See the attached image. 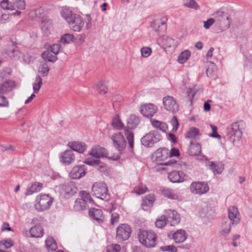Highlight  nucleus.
I'll use <instances>...</instances> for the list:
<instances>
[{"label": "nucleus", "mask_w": 252, "mask_h": 252, "mask_svg": "<svg viewBox=\"0 0 252 252\" xmlns=\"http://www.w3.org/2000/svg\"><path fill=\"white\" fill-rule=\"evenodd\" d=\"M139 242L147 248H153L156 246L158 237L152 230H140L138 233Z\"/></svg>", "instance_id": "obj_1"}, {"label": "nucleus", "mask_w": 252, "mask_h": 252, "mask_svg": "<svg viewBox=\"0 0 252 252\" xmlns=\"http://www.w3.org/2000/svg\"><path fill=\"white\" fill-rule=\"evenodd\" d=\"M94 195L105 201L110 199V195L108 193V189L106 185L103 182H98L94 183L92 188Z\"/></svg>", "instance_id": "obj_2"}, {"label": "nucleus", "mask_w": 252, "mask_h": 252, "mask_svg": "<svg viewBox=\"0 0 252 252\" xmlns=\"http://www.w3.org/2000/svg\"><path fill=\"white\" fill-rule=\"evenodd\" d=\"M157 162L160 165L175 167L177 164V161L170 159L164 162V160L169 157V150L166 148L158 149L155 153Z\"/></svg>", "instance_id": "obj_3"}, {"label": "nucleus", "mask_w": 252, "mask_h": 252, "mask_svg": "<svg viewBox=\"0 0 252 252\" xmlns=\"http://www.w3.org/2000/svg\"><path fill=\"white\" fill-rule=\"evenodd\" d=\"M53 201V198L48 194H40L36 198L35 208L38 211H44L49 208Z\"/></svg>", "instance_id": "obj_4"}, {"label": "nucleus", "mask_w": 252, "mask_h": 252, "mask_svg": "<svg viewBox=\"0 0 252 252\" xmlns=\"http://www.w3.org/2000/svg\"><path fill=\"white\" fill-rule=\"evenodd\" d=\"M161 136L158 132L153 130L144 136L141 139L143 145L147 147H152L161 139Z\"/></svg>", "instance_id": "obj_5"}, {"label": "nucleus", "mask_w": 252, "mask_h": 252, "mask_svg": "<svg viewBox=\"0 0 252 252\" xmlns=\"http://www.w3.org/2000/svg\"><path fill=\"white\" fill-rule=\"evenodd\" d=\"M227 132L229 138L234 144L239 141L242 138V131L240 128V126L238 122L233 123L227 128Z\"/></svg>", "instance_id": "obj_6"}, {"label": "nucleus", "mask_w": 252, "mask_h": 252, "mask_svg": "<svg viewBox=\"0 0 252 252\" xmlns=\"http://www.w3.org/2000/svg\"><path fill=\"white\" fill-rule=\"evenodd\" d=\"M131 228L127 224H121L116 230V239L119 241H124L127 240L130 235Z\"/></svg>", "instance_id": "obj_7"}, {"label": "nucleus", "mask_w": 252, "mask_h": 252, "mask_svg": "<svg viewBox=\"0 0 252 252\" xmlns=\"http://www.w3.org/2000/svg\"><path fill=\"white\" fill-rule=\"evenodd\" d=\"M60 193L64 198H68L77 193V188L73 182L60 185Z\"/></svg>", "instance_id": "obj_8"}, {"label": "nucleus", "mask_w": 252, "mask_h": 252, "mask_svg": "<svg viewBox=\"0 0 252 252\" xmlns=\"http://www.w3.org/2000/svg\"><path fill=\"white\" fill-rule=\"evenodd\" d=\"M209 189L208 184L205 182H194L190 186V191L194 194H203Z\"/></svg>", "instance_id": "obj_9"}, {"label": "nucleus", "mask_w": 252, "mask_h": 252, "mask_svg": "<svg viewBox=\"0 0 252 252\" xmlns=\"http://www.w3.org/2000/svg\"><path fill=\"white\" fill-rule=\"evenodd\" d=\"M113 146L119 151H123L126 147V143L123 135L120 132L115 133L111 136Z\"/></svg>", "instance_id": "obj_10"}, {"label": "nucleus", "mask_w": 252, "mask_h": 252, "mask_svg": "<svg viewBox=\"0 0 252 252\" xmlns=\"http://www.w3.org/2000/svg\"><path fill=\"white\" fill-rule=\"evenodd\" d=\"M163 103L164 108L173 113H176L179 110V105L173 97L166 96L163 98Z\"/></svg>", "instance_id": "obj_11"}, {"label": "nucleus", "mask_w": 252, "mask_h": 252, "mask_svg": "<svg viewBox=\"0 0 252 252\" xmlns=\"http://www.w3.org/2000/svg\"><path fill=\"white\" fill-rule=\"evenodd\" d=\"M69 26L74 32H80L84 26V22L80 16L74 14L71 20L68 22Z\"/></svg>", "instance_id": "obj_12"}, {"label": "nucleus", "mask_w": 252, "mask_h": 252, "mask_svg": "<svg viewBox=\"0 0 252 252\" xmlns=\"http://www.w3.org/2000/svg\"><path fill=\"white\" fill-rule=\"evenodd\" d=\"M151 26L158 34H163L166 30V19H156L151 23Z\"/></svg>", "instance_id": "obj_13"}, {"label": "nucleus", "mask_w": 252, "mask_h": 252, "mask_svg": "<svg viewBox=\"0 0 252 252\" xmlns=\"http://www.w3.org/2000/svg\"><path fill=\"white\" fill-rule=\"evenodd\" d=\"M87 168L85 165H79L74 167L71 170L69 176L73 179H79L86 174Z\"/></svg>", "instance_id": "obj_14"}, {"label": "nucleus", "mask_w": 252, "mask_h": 252, "mask_svg": "<svg viewBox=\"0 0 252 252\" xmlns=\"http://www.w3.org/2000/svg\"><path fill=\"white\" fill-rule=\"evenodd\" d=\"M228 220L232 224L236 225L240 221V214L237 207L232 206L228 209Z\"/></svg>", "instance_id": "obj_15"}, {"label": "nucleus", "mask_w": 252, "mask_h": 252, "mask_svg": "<svg viewBox=\"0 0 252 252\" xmlns=\"http://www.w3.org/2000/svg\"><path fill=\"white\" fill-rule=\"evenodd\" d=\"M60 158L61 161L65 165L73 163L75 158L73 152L71 150H67L62 153Z\"/></svg>", "instance_id": "obj_16"}, {"label": "nucleus", "mask_w": 252, "mask_h": 252, "mask_svg": "<svg viewBox=\"0 0 252 252\" xmlns=\"http://www.w3.org/2000/svg\"><path fill=\"white\" fill-rule=\"evenodd\" d=\"M157 111V106L151 103L142 105L140 109L141 113L147 118L153 117Z\"/></svg>", "instance_id": "obj_17"}, {"label": "nucleus", "mask_w": 252, "mask_h": 252, "mask_svg": "<svg viewBox=\"0 0 252 252\" xmlns=\"http://www.w3.org/2000/svg\"><path fill=\"white\" fill-rule=\"evenodd\" d=\"M165 212L167 215V220L171 222V225H175L180 222V218L177 211L169 209L165 210Z\"/></svg>", "instance_id": "obj_18"}, {"label": "nucleus", "mask_w": 252, "mask_h": 252, "mask_svg": "<svg viewBox=\"0 0 252 252\" xmlns=\"http://www.w3.org/2000/svg\"><path fill=\"white\" fill-rule=\"evenodd\" d=\"M186 175L183 172L174 171L168 174L169 180L173 183H180L186 180Z\"/></svg>", "instance_id": "obj_19"}, {"label": "nucleus", "mask_w": 252, "mask_h": 252, "mask_svg": "<svg viewBox=\"0 0 252 252\" xmlns=\"http://www.w3.org/2000/svg\"><path fill=\"white\" fill-rule=\"evenodd\" d=\"M107 154L106 149L96 145L92 148L89 154L96 158H99L101 157H106L107 156Z\"/></svg>", "instance_id": "obj_20"}, {"label": "nucleus", "mask_w": 252, "mask_h": 252, "mask_svg": "<svg viewBox=\"0 0 252 252\" xmlns=\"http://www.w3.org/2000/svg\"><path fill=\"white\" fill-rule=\"evenodd\" d=\"M201 152V146L197 142H190V145L188 149V153L190 156L199 155Z\"/></svg>", "instance_id": "obj_21"}, {"label": "nucleus", "mask_w": 252, "mask_h": 252, "mask_svg": "<svg viewBox=\"0 0 252 252\" xmlns=\"http://www.w3.org/2000/svg\"><path fill=\"white\" fill-rule=\"evenodd\" d=\"M155 195L150 194L144 197L141 204V207L145 211L148 210L153 205L155 201Z\"/></svg>", "instance_id": "obj_22"}, {"label": "nucleus", "mask_w": 252, "mask_h": 252, "mask_svg": "<svg viewBox=\"0 0 252 252\" xmlns=\"http://www.w3.org/2000/svg\"><path fill=\"white\" fill-rule=\"evenodd\" d=\"M172 238L176 244L184 242L187 238V234L185 230L179 229L173 233Z\"/></svg>", "instance_id": "obj_23"}, {"label": "nucleus", "mask_w": 252, "mask_h": 252, "mask_svg": "<svg viewBox=\"0 0 252 252\" xmlns=\"http://www.w3.org/2000/svg\"><path fill=\"white\" fill-rule=\"evenodd\" d=\"M67 146L71 149L72 151L77 152L79 153H83L86 149V145L83 142H69L67 144Z\"/></svg>", "instance_id": "obj_24"}, {"label": "nucleus", "mask_w": 252, "mask_h": 252, "mask_svg": "<svg viewBox=\"0 0 252 252\" xmlns=\"http://www.w3.org/2000/svg\"><path fill=\"white\" fill-rule=\"evenodd\" d=\"M89 215L94 220H96L98 223L102 222L104 219L102 210L95 208L89 210Z\"/></svg>", "instance_id": "obj_25"}, {"label": "nucleus", "mask_w": 252, "mask_h": 252, "mask_svg": "<svg viewBox=\"0 0 252 252\" xmlns=\"http://www.w3.org/2000/svg\"><path fill=\"white\" fill-rule=\"evenodd\" d=\"M206 165L208 166L215 174H220L224 168V165L223 164L221 163H217L214 161L207 162Z\"/></svg>", "instance_id": "obj_26"}, {"label": "nucleus", "mask_w": 252, "mask_h": 252, "mask_svg": "<svg viewBox=\"0 0 252 252\" xmlns=\"http://www.w3.org/2000/svg\"><path fill=\"white\" fill-rule=\"evenodd\" d=\"M15 87V82L11 80L7 81L0 85V92L7 94L12 91Z\"/></svg>", "instance_id": "obj_27"}, {"label": "nucleus", "mask_w": 252, "mask_h": 252, "mask_svg": "<svg viewBox=\"0 0 252 252\" xmlns=\"http://www.w3.org/2000/svg\"><path fill=\"white\" fill-rule=\"evenodd\" d=\"M30 233L31 237L39 238L43 235V229L39 225H35L30 229Z\"/></svg>", "instance_id": "obj_28"}, {"label": "nucleus", "mask_w": 252, "mask_h": 252, "mask_svg": "<svg viewBox=\"0 0 252 252\" xmlns=\"http://www.w3.org/2000/svg\"><path fill=\"white\" fill-rule=\"evenodd\" d=\"M140 123L139 118L135 115H130L127 120V128L132 129L136 127Z\"/></svg>", "instance_id": "obj_29"}, {"label": "nucleus", "mask_w": 252, "mask_h": 252, "mask_svg": "<svg viewBox=\"0 0 252 252\" xmlns=\"http://www.w3.org/2000/svg\"><path fill=\"white\" fill-rule=\"evenodd\" d=\"M163 195L169 199L178 200L179 199V195L170 189L163 188L161 189Z\"/></svg>", "instance_id": "obj_30"}, {"label": "nucleus", "mask_w": 252, "mask_h": 252, "mask_svg": "<svg viewBox=\"0 0 252 252\" xmlns=\"http://www.w3.org/2000/svg\"><path fill=\"white\" fill-rule=\"evenodd\" d=\"M84 201L82 199H77L73 207L74 210L78 212L81 211L89 207V205H87Z\"/></svg>", "instance_id": "obj_31"}, {"label": "nucleus", "mask_w": 252, "mask_h": 252, "mask_svg": "<svg viewBox=\"0 0 252 252\" xmlns=\"http://www.w3.org/2000/svg\"><path fill=\"white\" fill-rule=\"evenodd\" d=\"M6 54L9 57L14 59L15 60L19 59L22 55L21 52L16 46H14L7 50Z\"/></svg>", "instance_id": "obj_32"}, {"label": "nucleus", "mask_w": 252, "mask_h": 252, "mask_svg": "<svg viewBox=\"0 0 252 252\" xmlns=\"http://www.w3.org/2000/svg\"><path fill=\"white\" fill-rule=\"evenodd\" d=\"M42 187V184L40 183H34L31 186L28 188L26 195H29L33 194V193L38 192L41 190Z\"/></svg>", "instance_id": "obj_33"}, {"label": "nucleus", "mask_w": 252, "mask_h": 252, "mask_svg": "<svg viewBox=\"0 0 252 252\" xmlns=\"http://www.w3.org/2000/svg\"><path fill=\"white\" fill-rule=\"evenodd\" d=\"M125 134L127 140L129 147L130 149L133 150L134 147V134L133 133L127 128L125 129Z\"/></svg>", "instance_id": "obj_34"}, {"label": "nucleus", "mask_w": 252, "mask_h": 252, "mask_svg": "<svg viewBox=\"0 0 252 252\" xmlns=\"http://www.w3.org/2000/svg\"><path fill=\"white\" fill-rule=\"evenodd\" d=\"M151 123L152 126L163 132H165L168 128L167 125L162 122H160L156 120H151Z\"/></svg>", "instance_id": "obj_35"}, {"label": "nucleus", "mask_w": 252, "mask_h": 252, "mask_svg": "<svg viewBox=\"0 0 252 252\" xmlns=\"http://www.w3.org/2000/svg\"><path fill=\"white\" fill-rule=\"evenodd\" d=\"M231 224H232L231 222L228 219H224L223 220L221 227V233L226 235H227L231 230Z\"/></svg>", "instance_id": "obj_36"}, {"label": "nucleus", "mask_w": 252, "mask_h": 252, "mask_svg": "<svg viewBox=\"0 0 252 252\" xmlns=\"http://www.w3.org/2000/svg\"><path fill=\"white\" fill-rule=\"evenodd\" d=\"M45 245L48 251H55L57 249V245L53 237H48L45 241Z\"/></svg>", "instance_id": "obj_37"}, {"label": "nucleus", "mask_w": 252, "mask_h": 252, "mask_svg": "<svg viewBox=\"0 0 252 252\" xmlns=\"http://www.w3.org/2000/svg\"><path fill=\"white\" fill-rule=\"evenodd\" d=\"M80 196L81 197L80 199H82L85 201L84 202H85L87 205L90 204L93 205L94 204V200L89 193H88L86 191H82L80 192Z\"/></svg>", "instance_id": "obj_38"}, {"label": "nucleus", "mask_w": 252, "mask_h": 252, "mask_svg": "<svg viewBox=\"0 0 252 252\" xmlns=\"http://www.w3.org/2000/svg\"><path fill=\"white\" fill-rule=\"evenodd\" d=\"M42 58L45 60L51 62H55L57 60V57L54 54H52V52L50 51H45L41 54Z\"/></svg>", "instance_id": "obj_39"}, {"label": "nucleus", "mask_w": 252, "mask_h": 252, "mask_svg": "<svg viewBox=\"0 0 252 252\" xmlns=\"http://www.w3.org/2000/svg\"><path fill=\"white\" fill-rule=\"evenodd\" d=\"M111 125L116 129H121L124 128V125L121 122L118 115H115L111 122Z\"/></svg>", "instance_id": "obj_40"}, {"label": "nucleus", "mask_w": 252, "mask_h": 252, "mask_svg": "<svg viewBox=\"0 0 252 252\" xmlns=\"http://www.w3.org/2000/svg\"><path fill=\"white\" fill-rule=\"evenodd\" d=\"M11 3L13 5V10L15 8L20 10H24L26 8L25 0H12Z\"/></svg>", "instance_id": "obj_41"}, {"label": "nucleus", "mask_w": 252, "mask_h": 252, "mask_svg": "<svg viewBox=\"0 0 252 252\" xmlns=\"http://www.w3.org/2000/svg\"><path fill=\"white\" fill-rule=\"evenodd\" d=\"M61 14L62 16L65 19L67 23L69 22V20H71L75 14H73L71 10L66 8H63L62 9Z\"/></svg>", "instance_id": "obj_42"}, {"label": "nucleus", "mask_w": 252, "mask_h": 252, "mask_svg": "<svg viewBox=\"0 0 252 252\" xmlns=\"http://www.w3.org/2000/svg\"><path fill=\"white\" fill-rule=\"evenodd\" d=\"M190 56V52L189 50H185L182 52L178 58V61L180 63H183L186 62Z\"/></svg>", "instance_id": "obj_43"}, {"label": "nucleus", "mask_w": 252, "mask_h": 252, "mask_svg": "<svg viewBox=\"0 0 252 252\" xmlns=\"http://www.w3.org/2000/svg\"><path fill=\"white\" fill-rule=\"evenodd\" d=\"M42 85V79L38 75H37L35 79V81L32 84L34 93H37L40 90Z\"/></svg>", "instance_id": "obj_44"}, {"label": "nucleus", "mask_w": 252, "mask_h": 252, "mask_svg": "<svg viewBox=\"0 0 252 252\" xmlns=\"http://www.w3.org/2000/svg\"><path fill=\"white\" fill-rule=\"evenodd\" d=\"M183 5L187 7L197 10L199 6L194 0H183Z\"/></svg>", "instance_id": "obj_45"}, {"label": "nucleus", "mask_w": 252, "mask_h": 252, "mask_svg": "<svg viewBox=\"0 0 252 252\" xmlns=\"http://www.w3.org/2000/svg\"><path fill=\"white\" fill-rule=\"evenodd\" d=\"M167 220L166 216L162 215L157 220L155 225L157 227L161 228L163 227L166 224Z\"/></svg>", "instance_id": "obj_46"}, {"label": "nucleus", "mask_w": 252, "mask_h": 252, "mask_svg": "<svg viewBox=\"0 0 252 252\" xmlns=\"http://www.w3.org/2000/svg\"><path fill=\"white\" fill-rule=\"evenodd\" d=\"M74 38L73 34L65 33L62 36L60 41L63 44H68L71 42Z\"/></svg>", "instance_id": "obj_47"}, {"label": "nucleus", "mask_w": 252, "mask_h": 252, "mask_svg": "<svg viewBox=\"0 0 252 252\" xmlns=\"http://www.w3.org/2000/svg\"><path fill=\"white\" fill-rule=\"evenodd\" d=\"M199 134V130L195 127H191L187 133L186 137L189 138H195Z\"/></svg>", "instance_id": "obj_48"}, {"label": "nucleus", "mask_w": 252, "mask_h": 252, "mask_svg": "<svg viewBox=\"0 0 252 252\" xmlns=\"http://www.w3.org/2000/svg\"><path fill=\"white\" fill-rule=\"evenodd\" d=\"M38 70L43 76H46L48 74L49 67L46 63H43L41 64Z\"/></svg>", "instance_id": "obj_49"}, {"label": "nucleus", "mask_w": 252, "mask_h": 252, "mask_svg": "<svg viewBox=\"0 0 252 252\" xmlns=\"http://www.w3.org/2000/svg\"><path fill=\"white\" fill-rule=\"evenodd\" d=\"M13 5L11 2L8 0H0V6L3 9L13 10Z\"/></svg>", "instance_id": "obj_50"}, {"label": "nucleus", "mask_w": 252, "mask_h": 252, "mask_svg": "<svg viewBox=\"0 0 252 252\" xmlns=\"http://www.w3.org/2000/svg\"><path fill=\"white\" fill-rule=\"evenodd\" d=\"M99 93L105 94L107 92L106 83L103 81H99L96 85Z\"/></svg>", "instance_id": "obj_51"}, {"label": "nucleus", "mask_w": 252, "mask_h": 252, "mask_svg": "<svg viewBox=\"0 0 252 252\" xmlns=\"http://www.w3.org/2000/svg\"><path fill=\"white\" fill-rule=\"evenodd\" d=\"M147 190V187L143 185L135 187L134 189V191L139 195L145 193Z\"/></svg>", "instance_id": "obj_52"}, {"label": "nucleus", "mask_w": 252, "mask_h": 252, "mask_svg": "<svg viewBox=\"0 0 252 252\" xmlns=\"http://www.w3.org/2000/svg\"><path fill=\"white\" fill-rule=\"evenodd\" d=\"M160 250L163 252H177V248L174 245H167L161 246Z\"/></svg>", "instance_id": "obj_53"}, {"label": "nucleus", "mask_w": 252, "mask_h": 252, "mask_svg": "<svg viewBox=\"0 0 252 252\" xmlns=\"http://www.w3.org/2000/svg\"><path fill=\"white\" fill-rule=\"evenodd\" d=\"M84 163H86V164L93 166H98L100 163V160L98 159H91L89 158H86L84 161Z\"/></svg>", "instance_id": "obj_54"}, {"label": "nucleus", "mask_w": 252, "mask_h": 252, "mask_svg": "<svg viewBox=\"0 0 252 252\" xmlns=\"http://www.w3.org/2000/svg\"><path fill=\"white\" fill-rule=\"evenodd\" d=\"M152 53V49L150 47H145L141 49V55L144 58L148 57Z\"/></svg>", "instance_id": "obj_55"}, {"label": "nucleus", "mask_w": 252, "mask_h": 252, "mask_svg": "<svg viewBox=\"0 0 252 252\" xmlns=\"http://www.w3.org/2000/svg\"><path fill=\"white\" fill-rule=\"evenodd\" d=\"M170 123L173 126L172 130L174 132L176 131L178 128L179 124L176 116H173L171 119Z\"/></svg>", "instance_id": "obj_56"}, {"label": "nucleus", "mask_w": 252, "mask_h": 252, "mask_svg": "<svg viewBox=\"0 0 252 252\" xmlns=\"http://www.w3.org/2000/svg\"><path fill=\"white\" fill-rule=\"evenodd\" d=\"M215 17H218L220 21H221V18H226V19L229 21L230 20V17L224 12L222 11H217L215 13Z\"/></svg>", "instance_id": "obj_57"}, {"label": "nucleus", "mask_w": 252, "mask_h": 252, "mask_svg": "<svg viewBox=\"0 0 252 252\" xmlns=\"http://www.w3.org/2000/svg\"><path fill=\"white\" fill-rule=\"evenodd\" d=\"M61 45L60 44L55 43L51 46V52L55 55L58 54L60 51Z\"/></svg>", "instance_id": "obj_58"}, {"label": "nucleus", "mask_w": 252, "mask_h": 252, "mask_svg": "<svg viewBox=\"0 0 252 252\" xmlns=\"http://www.w3.org/2000/svg\"><path fill=\"white\" fill-rule=\"evenodd\" d=\"M121 246L118 244L112 245L108 248L107 252H120Z\"/></svg>", "instance_id": "obj_59"}, {"label": "nucleus", "mask_w": 252, "mask_h": 252, "mask_svg": "<svg viewBox=\"0 0 252 252\" xmlns=\"http://www.w3.org/2000/svg\"><path fill=\"white\" fill-rule=\"evenodd\" d=\"M166 43L165 44L167 47H174L176 45V42L173 39L167 37L165 40Z\"/></svg>", "instance_id": "obj_60"}, {"label": "nucleus", "mask_w": 252, "mask_h": 252, "mask_svg": "<svg viewBox=\"0 0 252 252\" xmlns=\"http://www.w3.org/2000/svg\"><path fill=\"white\" fill-rule=\"evenodd\" d=\"M215 20L213 18H209L207 21H204V27L206 29H208L214 23Z\"/></svg>", "instance_id": "obj_61"}, {"label": "nucleus", "mask_w": 252, "mask_h": 252, "mask_svg": "<svg viewBox=\"0 0 252 252\" xmlns=\"http://www.w3.org/2000/svg\"><path fill=\"white\" fill-rule=\"evenodd\" d=\"M9 102L6 98L0 94V106L6 107L8 106Z\"/></svg>", "instance_id": "obj_62"}, {"label": "nucleus", "mask_w": 252, "mask_h": 252, "mask_svg": "<svg viewBox=\"0 0 252 252\" xmlns=\"http://www.w3.org/2000/svg\"><path fill=\"white\" fill-rule=\"evenodd\" d=\"M119 220V215L117 213H113L111 215V222L112 224H114L118 222Z\"/></svg>", "instance_id": "obj_63"}, {"label": "nucleus", "mask_w": 252, "mask_h": 252, "mask_svg": "<svg viewBox=\"0 0 252 252\" xmlns=\"http://www.w3.org/2000/svg\"><path fill=\"white\" fill-rule=\"evenodd\" d=\"M1 245H2L5 248L8 249L13 246V242L11 240L1 241Z\"/></svg>", "instance_id": "obj_64"}]
</instances>
